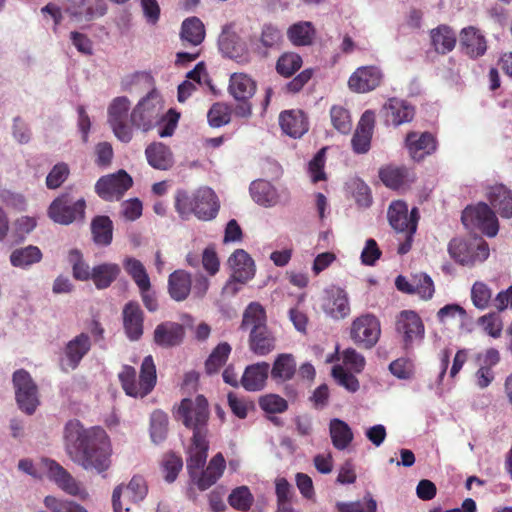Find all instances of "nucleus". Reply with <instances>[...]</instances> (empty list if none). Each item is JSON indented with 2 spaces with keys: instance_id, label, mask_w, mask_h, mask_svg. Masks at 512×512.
<instances>
[{
  "instance_id": "36",
  "label": "nucleus",
  "mask_w": 512,
  "mask_h": 512,
  "mask_svg": "<svg viewBox=\"0 0 512 512\" xmlns=\"http://www.w3.org/2000/svg\"><path fill=\"white\" fill-rule=\"evenodd\" d=\"M295 357L289 353L279 354L271 369V378L276 383H284L291 380L296 374Z\"/></svg>"
},
{
  "instance_id": "47",
  "label": "nucleus",
  "mask_w": 512,
  "mask_h": 512,
  "mask_svg": "<svg viewBox=\"0 0 512 512\" xmlns=\"http://www.w3.org/2000/svg\"><path fill=\"white\" fill-rule=\"evenodd\" d=\"M123 266L139 290L151 288L150 278L144 265L139 260L128 257L124 260Z\"/></svg>"
},
{
  "instance_id": "28",
  "label": "nucleus",
  "mask_w": 512,
  "mask_h": 512,
  "mask_svg": "<svg viewBox=\"0 0 512 512\" xmlns=\"http://www.w3.org/2000/svg\"><path fill=\"white\" fill-rule=\"evenodd\" d=\"M324 312L334 319H343L350 313L347 293L341 288H335L327 293L322 304Z\"/></svg>"
},
{
  "instance_id": "58",
  "label": "nucleus",
  "mask_w": 512,
  "mask_h": 512,
  "mask_svg": "<svg viewBox=\"0 0 512 512\" xmlns=\"http://www.w3.org/2000/svg\"><path fill=\"white\" fill-rule=\"evenodd\" d=\"M259 406L266 413L277 414L288 409V402L277 394H267L259 398Z\"/></svg>"
},
{
  "instance_id": "61",
  "label": "nucleus",
  "mask_w": 512,
  "mask_h": 512,
  "mask_svg": "<svg viewBox=\"0 0 512 512\" xmlns=\"http://www.w3.org/2000/svg\"><path fill=\"white\" fill-rule=\"evenodd\" d=\"M207 118L211 127L218 128L229 123L230 112L226 105L214 103L208 111Z\"/></svg>"
},
{
  "instance_id": "25",
  "label": "nucleus",
  "mask_w": 512,
  "mask_h": 512,
  "mask_svg": "<svg viewBox=\"0 0 512 512\" xmlns=\"http://www.w3.org/2000/svg\"><path fill=\"white\" fill-rule=\"evenodd\" d=\"M374 129V112L367 110L358 122L351 139L352 149L356 154H365L370 150Z\"/></svg>"
},
{
  "instance_id": "12",
  "label": "nucleus",
  "mask_w": 512,
  "mask_h": 512,
  "mask_svg": "<svg viewBox=\"0 0 512 512\" xmlns=\"http://www.w3.org/2000/svg\"><path fill=\"white\" fill-rule=\"evenodd\" d=\"M16 401L19 408L28 415H32L39 405L38 389L30 374L20 369L13 374Z\"/></svg>"
},
{
  "instance_id": "13",
  "label": "nucleus",
  "mask_w": 512,
  "mask_h": 512,
  "mask_svg": "<svg viewBox=\"0 0 512 512\" xmlns=\"http://www.w3.org/2000/svg\"><path fill=\"white\" fill-rule=\"evenodd\" d=\"M160 109L158 94L151 91L133 109L131 122L135 127L148 131L158 121Z\"/></svg>"
},
{
  "instance_id": "14",
  "label": "nucleus",
  "mask_w": 512,
  "mask_h": 512,
  "mask_svg": "<svg viewBox=\"0 0 512 512\" xmlns=\"http://www.w3.org/2000/svg\"><path fill=\"white\" fill-rule=\"evenodd\" d=\"M130 101L127 97L115 98L108 108V123L115 136L122 142L128 143L132 139V129L127 124Z\"/></svg>"
},
{
  "instance_id": "37",
  "label": "nucleus",
  "mask_w": 512,
  "mask_h": 512,
  "mask_svg": "<svg viewBox=\"0 0 512 512\" xmlns=\"http://www.w3.org/2000/svg\"><path fill=\"white\" fill-rule=\"evenodd\" d=\"M148 163L155 169L168 170L173 166V155L163 143L150 144L145 150Z\"/></svg>"
},
{
  "instance_id": "33",
  "label": "nucleus",
  "mask_w": 512,
  "mask_h": 512,
  "mask_svg": "<svg viewBox=\"0 0 512 512\" xmlns=\"http://www.w3.org/2000/svg\"><path fill=\"white\" fill-rule=\"evenodd\" d=\"M487 198L503 218H512V191L503 184L489 187Z\"/></svg>"
},
{
  "instance_id": "4",
  "label": "nucleus",
  "mask_w": 512,
  "mask_h": 512,
  "mask_svg": "<svg viewBox=\"0 0 512 512\" xmlns=\"http://www.w3.org/2000/svg\"><path fill=\"white\" fill-rule=\"evenodd\" d=\"M219 207L217 195L208 187L193 193L178 190L175 195V209L182 219L194 214L199 220L209 221L217 216Z\"/></svg>"
},
{
  "instance_id": "63",
  "label": "nucleus",
  "mask_w": 512,
  "mask_h": 512,
  "mask_svg": "<svg viewBox=\"0 0 512 512\" xmlns=\"http://www.w3.org/2000/svg\"><path fill=\"white\" fill-rule=\"evenodd\" d=\"M37 225L36 219L29 216H22L14 222L15 242H22Z\"/></svg>"
},
{
  "instance_id": "34",
  "label": "nucleus",
  "mask_w": 512,
  "mask_h": 512,
  "mask_svg": "<svg viewBox=\"0 0 512 512\" xmlns=\"http://www.w3.org/2000/svg\"><path fill=\"white\" fill-rule=\"evenodd\" d=\"M192 286L191 274L185 270H175L168 278V293L170 297L181 302L187 299Z\"/></svg>"
},
{
  "instance_id": "1",
  "label": "nucleus",
  "mask_w": 512,
  "mask_h": 512,
  "mask_svg": "<svg viewBox=\"0 0 512 512\" xmlns=\"http://www.w3.org/2000/svg\"><path fill=\"white\" fill-rule=\"evenodd\" d=\"M63 443L73 463L106 477L112 464V445L102 427L85 428L79 420L71 419L64 426Z\"/></svg>"
},
{
  "instance_id": "6",
  "label": "nucleus",
  "mask_w": 512,
  "mask_h": 512,
  "mask_svg": "<svg viewBox=\"0 0 512 512\" xmlns=\"http://www.w3.org/2000/svg\"><path fill=\"white\" fill-rule=\"evenodd\" d=\"M209 415V404L203 395L182 399L176 411L177 419L191 429L193 435H207Z\"/></svg>"
},
{
  "instance_id": "41",
  "label": "nucleus",
  "mask_w": 512,
  "mask_h": 512,
  "mask_svg": "<svg viewBox=\"0 0 512 512\" xmlns=\"http://www.w3.org/2000/svg\"><path fill=\"white\" fill-rule=\"evenodd\" d=\"M329 433L332 444L337 450H345L354 439L350 426L345 421L338 418H334L330 421Z\"/></svg>"
},
{
  "instance_id": "49",
  "label": "nucleus",
  "mask_w": 512,
  "mask_h": 512,
  "mask_svg": "<svg viewBox=\"0 0 512 512\" xmlns=\"http://www.w3.org/2000/svg\"><path fill=\"white\" fill-rule=\"evenodd\" d=\"M168 433V416L162 410H155L150 417V436L155 444L164 441Z\"/></svg>"
},
{
  "instance_id": "52",
  "label": "nucleus",
  "mask_w": 512,
  "mask_h": 512,
  "mask_svg": "<svg viewBox=\"0 0 512 512\" xmlns=\"http://www.w3.org/2000/svg\"><path fill=\"white\" fill-rule=\"evenodd\" d=\"M492 289L482 281H476L471 288L473 305L480 310L487 309L492 303Z\"/></svg>"
},
{
  "instance_id": "5",
  "label": "nucleus",
  "mask_w": 512,
  "mask_h": 512,
  "mask_svg": "<svg viewBox=\"0 0 512 512\" xmlns=\"http://www.w3.org/2000/svg\"><path fill=\"white\" fill-rule=\"evenodd\" d=\"M122 389L128 396L143 398L150 394L157 382L156 365L151 355L146 356L140 367L137 380L136 369L130 365H124L118 374Z\"/></svg>"
},
{
  "instance_id": "31",
  "label": "nucleus",
  "mask_w": 512,
  "mask_h": 512,
  "mask_svg": "<svg viewBox=\"0 0 512 512\" xmlns=\"http://www.w3.org/2000/svg\"><path fill=\"white\" fill-rule=\"evenodd\" d=\"M228 263L233 277L238 281L247 282L254 277L255 264L251 256L243 249H237L229 257Z\"/></svg>"
},
{
  "instance_id": "3",
  "label": "nucleus",
  "mask_w": 512,
  "mask_h": 512,
  "mask_svg": "<svg viewBox=\"0 0 512 512\" xmlns=\"http://www.w3.org/2000/svg\"><path fill=\"white\" fill-rule=\"evenodd\" d=\"M240 329L249 331L248 345L257 356H266L276 347V337L267 325L265 308L259 302H251L245 308Z\"/></svg>"
},
{
  "instance_id": "19",
  "label": "nucleus",
  "mask_w": 512,
  "mask_h": 512,
  "mask_svg": "<svg viewBox=\"0 0 512 512\" xmlns=\"http://www.w3.org/2000/svg\"><path fill=\"white\" fill-rule=\"evenodd\" d=\"M461 52L472 60L483 57L488 50V41L483 32L475 26H467L459 33Z\"/></svg>"
},
{
  "instance_id": "22",
  "label": "nucleus",
  "mask_w": 512,
  "mask_h": 512,
  "mask_svg": "<svg viewBox=\"0 0 512 512\" xmlns=\"http://www.w3.org/2000/svg\"><path fill=\"white\" fill-rule=\"evenodd\" d=\"M123 328L131 341L139 340L144 332V313L136 301L127 302L122 310Z\"/></svg>"
},
{
  "instance_id": "59",
  "label": "nucleus",
  "mask_w": 512,
  "mask_h": 512,
  "mask_svg": "<svg viewBox=\"0 0 512 512\" xmlns=\"http://www.w3.org/2000/svg\"><path fill=\"white\" fill-rule=\"evenodd\" d=\"M332 376L340 386H343L347 391L355 393L359 390L360 384L355 375L345 370L342 366L336 365L332 368Z\"/></svg>"
},
{
  "instance_id": "7",
  "label": "nucleus",
  "mask_w": 512,
  "mask_h": 512,
  "mask_svg": "<svg viewBox=\"0 0 512 512\" xmlns=\"http://www.w3.org/2000/svg\"><path fill=\"white\" fill-rule=\"evenodd\" d=\"M86 201L83 197L75 199L71 190L57 196L49 205L48 217L60 225H70L85 218Z\"/></svg>"
},
{
  "instance_id": "15",
  "label": "nucleus",
  "mask_w": 512,
  "mask_h": 512,
  "mask_svg": "<svg viewBox=\"0 0 512 512\" xmlns=\"http://www.w3.org/2000/svg\"><path fill=\"white\" fill-rule=\"evenodd\" d=\"M131 176L124 170L101 177L95 185V191L105 201L119 200L132 186Z\"/></svg>"
},
{
  "instance_id": "45",
  "label": "nucleus",
  "mask_w": 512,
  "mask_h": 512,
  "mask_svg": "<svg viewBox=\"0 0 512 512\" xmlns=\"http://www.w3.org/2000/svg\"><path fill=\"white\" fill-rule=\"evenodd\" d=\"M181 37L184 41L197 46L202 43L205 37V28L197 17L187 18L182 23Z\"/></svg>"
},
{
  "instance_id": "24",
  "label": "nucleus",
  "mask_w": 512,
  "mask_h": 512,
  "mask_svg": "<svg viewBox=\"0 0 512 512\" xmlns=\"http://www.w3.org/2000/svg\"><path fill=\"white\" fill-rule=\"evenodd\" d=\"M92 347L91 338L87 333H80L67 342L64 347L65 362L62 363V369L67 368L75 370L82 359L89 353Z\"/></svg>"
},
{
  "instance_id": "48",
  "label": "nucleus",
  "mask_w": 512,
  "mask_h": 512,
  "mask_svg": "<svg viewBox=\"0 0 512 512\" xmlns=\"http://www.w3.org/2000/svg\"><path fill=\"white\" fill-rule=\"evenodd\" d=\"M315 30L311 22L293 24L287 31L289 40L296 46L311 44Z\"/></svg>"
},
{
  "instance_id": "54",
  "label": "nucleus",
  "mask_w": 512,
  "mask_h": 512,
  "mask_svg": "<svg viewBox=\"0 0 512 512\" xmlns=\"http://www.w3.org/2000/svg\"><path fill=\"white\" fill-rule=\"evenodd\" d=\"M68 261L72 265L73 277L76 280L87 281L91 279L92 270L83 260L82 253L77 249H72L68 255Z\"/></svg>"
},
{
  "instance_id": "30",
  "label": "nucleus",
  "mask_w": 512,
  "mask_h": 512,
  "mask_svg": "<svg viewBox=\"0 0 512 512\" xmlns=\"http://www.w3.org/2000/svg\"><path fill=\"white\" fill-rule=\"evenodd\" d=\"M269 364L259 362L246 367L240 383L246 391H260L264 388L269 374Z\"/></svg>"
},
{
  "instance_id": "50",
  "label": "nucleus",
  "mask_w": 512,
  "mask_h": 512,
  "mask_svg": "<svg viewBox=\"0 0 512 512\" xmlns=\"http://www.w3.org/2000/svg\"><path fill=\"white\" fill-rule=\"evenodd\" d=\"M303 61L299 54L294 52L283 53L276 62V71L279 75L289 78L302 66Z\"/></svg>"
},
{
  "instance_id": "35",
  "label": "nucleus",
  "mask_w": 512,
  "mask_h": 512,
  "mask_svg": "<svg viewBox=\"0 0 512 512\" xmlns=\"http://www.w3.org/2000/svg\"><path fill=\"white\" fill-rule=\"evenodd\" d=\"M228 91L235 100H250L256 92V82L247 74L234 73L230 76Z\"/></svg>"
},
{
  "instance_id": "44",
  "label": "nucleus",
  "mask_w": 512,
  "mask_h": 512,
  "mask_svg": "<svg viewBox=\"0 0 512 512\" xmlns=\"http://www.w3.org/2000/svg\"><path fill=\"white\" fill-rule=\"evenodd\" d=\"M232 351V347L227 342L219 343L210 353L208 358L205 361V372L208 375L216 374L220 371V369L226 364L230 354Z\"/></svg>"
},
{
  "instance_id": "32",
  "label": "nucleus",
  "mask_w": 512,
  "mask_h": 512,
  "mask_svg": "<svg viewBox=\"0 0 512 512\" xmlns=\"http://www.w3.org/2000/svg\"><path fill=\"white\" fill-rule=\"evenodd\" d=\"M379 177L386 187L394 190L414 181V174L405 166L387 165L382 167L379 170Z\"/></svg>"
},
{
  "instance_id": "40",
  "label": "nucleus",
  "mask_w": 512,
  "mask_h": 512,
  "mask_svg": "<svg viewBox=\"0 0 512 512\" xmlns=\"http://www.w3.org/2000/svg\"><path fill=\"white\" fill-rule=\"evenodd\" d=\"M121 268L116 263H102L92 268L91 280L97 289L108 288L120 275Z\"/></svg>"
},
{
  "instance_id": "16",
  "label": "nucleus",
  "mask_w": 512,
  "mask_h": 512,
  "mask_svg": "<svg viewBox=\"0 0 512 512\" xmlns=\"http://www.w3.org/2000/svg\"><path fill=\"white\" fill-rule=\"evenodd\" d=\"M389 224L397 233L410 231L415 233L417 230L419 212L414 207L410 212L408 205L402 200L393 201L387 211Z\"/></svg>"
},
{
  "instance_id": "21",
  "label": "nucleus",
  "mask_w": 512,
  "mask_h": 512,
  "mask_svg": "<svg viewBox=\"0 0 512 512\" xmlns=\"http://www.w3.org/2000/svg\"><path fill=\"white\" fill-rule=\"evenodd\" d=\"M405 145L412 159L421 161L436 151L437 140L430 132L411 131L406 135Z\"/></svg>"
},
{
  "instance_id": "20",
  "label": "nucleus",
  "mask_w": 512,
  "mask_h": 512,
  "mask_svg": "<svg viewBox=\"0 0 512 512\" xmlns=\"http://www.w3.org/2000/svg\"><path fill=\"white\" fill-rule=\"evenodd\" d=\"M106 11L104 0H66L65 13L76 21H92L103 16Z\"/></svg>"
},
{
  "instance_id": "9",
  "label": "nucleus",
  "mask_w": 512,
  "mask_h": 512,
  "mask_svg": "<svg viewBox=\"0 0 512 512\" xmlns=\"http://www.w3.org/2000/svg\"><path fill=\"white\" fill-rule=\"evenodd\" d=\"M448 252L450 257L457 263L466 266H473L476 263L485 261L489 257V245L486 241L466 242L454 238L449 242Z\"/></svg>"
},
{
  "instance_id": "38",
  "label": "nucleus",
  "mask_w": 512,
  "mask_h": 512,
  "mask_svg": "<svg viewBox=\"0 0 512 512\" xmlns=\"http://www.w3.org/2000/svg\"><path fill=\"white\" fill-rule=\"evenodd\" d=\"M42 258L43 254L39 247L28 245L13 250L9 260L13 267L28 269L32 265L41 262Z\"/></svg>"
},
{
  "instance_id": "46",
  "label": "nucleus",
  "mask_w": 512,
  "mask_h": 512,
  "mask_svg": "<svg viewBox=\"0 0 512 512\" xmlns=\"http://www.w3.org/2000/svg\"><path fill=\"white\" fill-rule=\"evenodd\" d=\"M282 39V33L277 27L272 24H265L259 37L261 47L257 46V52L262 56H267V50L278 48Z\"/></svg>"
},
{
  "instance_id": "62",
  "label": "nucleus",
  "mask_w": 512,
  "mask_h": 512,
  "mask_svg": "<svg viewBox=\"0 0 512 512\" xmlns=\"http://www.w3.org/2000/svg\"><path fill=\"white\" fill-rule=\"evenodd\" d=\"M148 488L141 476H134L126 487V494L132 502H139L147 495Z\"/></svg>"
},
{
  "instance_id": "55",
  "label": "nucleus",
  "mask_w": 512,
  "mask_h": 512,
  "mask_svg": "<svg viewBox=\"0 0 512 512\" xmlns=\"http://www.w3.org/2000/svg\"><path fill=\"white\" fill-rule=\"evenodd\" d=\"M338 512H376L377 503L371 495L365 496L362 500L353 502H337Z\"/></svg>"
},
{
  "instance_id": "43",
  "label": "nucleus",
  "mask_w": 512,
  "mask_h": 512,
  "mask_svg": "<svg viewBox=\"0 0 512 512\" xmlns=\"http://www.w3.org/2000/svg\"><path fill=\"white\" fill-rule=\"evenodd\" d=\"M250 194L256 203L265 207L273 206L277 202L276 190L266 180L253 181L250 185Z\"/></svg>"
},
{
  "instance_id": "26",
  "label": "nucleus",
  "mask_w": 512,
  "mask_h": 512,
  "mask_svg": "<svg viewBox=\"0 0 512 512\" xmlns=\"http://www.w3.org/2000/svg\"><path fill=\"white\" fill-rule=\"evenodd\" d=\"M221 52L239 63L248 61V51L245 42L229 27H225L218 40Z\"/></svg>"
},
{
  "instance_id": "23",
  "label": "nucleus",
  "mask_w": 512,
  "mask_h": 512,
  "mask_svg": "<svg viewBox=\"0 0 512 512\" xmlns=\"http://www.w3.org/2000/svg\"><path fill=\"white\" fill-rule=\"evenodd\" d=\"M381 112L387 124L400 126L411 122L415 116V109L407 101L396 97L389 98L383 105Z\"/></svg>"
},
{
  "instance_id": "56",
  "label": "nucleus",
  "mask_w": 512,
  "mask_h": 512,
  "mask_svg": "<svg viewBox=\"0 0 512 512\" xmlns=\"http://www.w3.org/2000/svg\"><path fill=\"white\" fill-rule=\"evenodd\" d=\"M161 467L164 479L168 483H172L176 480L179 472L183 468V460L175 453H168L164 456Z\"/></svg>"
},
{
  "instance_id": "60",
  "label": "nucleus",
  "mask_w": 512,
  "mask_h": 512,
  "mask_svg": "<svg viewBox=\"0 0 512 512\" xmlns=\"http://www.w3.org/2000/svg\"><path fill=\"white\" fill-rule=\"evenodd\" d=\"M390 372L399 379L408 380L414 376L415 366L409 358H398L389 365Z\"/></svg>"
},
{
  "instance_id": "8",
  "label": "nucleus",
  "mask_w": 512,
  "mask_h": 512,
  "mask_svg": "<svg viewBox=\"0 0 512 512\" xmlns=\"http://www.w3.org/2000/svg\"><path fill=\"white\" fill-rule=\"evenodd\" d=\"M395 331L405 351L413 350L415 346L423 341L425 336L424 323L413 310H403L397 315Z\"/></svg>"
},
{
  "instance_id": "53",
  "label": "nucleus",
  "mask_w": 512,
  "mask_h": 512,
  "mask_svg": "<svg viewBox=\"0 0 512 512\" xmlns=\"http://www.w3.org/2000/svg\"><path fill=\"white\" fill-rule=\"evenodd\" d=\"M228 502L234 509L246 512L251 508L254 497L247 486H240L232 490Z\"/></svg>"
},
{
  "instance_id": "51",
  "label": "nucleus",
  "mask_w": 512,
  "mask_h": 512,
  "mask_svg": "<svg viewBox=\"0 0 512 512\" xmlns=\"http://www.w3.org/2000/svg\"><path fill=\"white\" fill-rule=\"evenodd\" d=\"M332 126L341 134H348L352 129L350 112L341 105H333L330 109Z\"/></svg>"
},
{
  "instance_id": "11",
  "label": "nucleus",
  "mask_w": 512,
  "mask_h": 512,
  "mask_svg": "<svg viewBox=\"0 0 512 512\" xmlns=\"http://www.w3.org/2000/svg\"><path fill=\"white\" fill-rule=\"evenodd\" d=\"M380 335V321L373 314L360 315L351 323L350 338L360 348L372 349L379 341Z\"/></svg>"
},
{
  "instance_id": "27",
  "label": "nucleus",
  "mask_w": 512,
  "mask_h": 512,
  "mask_svg": "<svg viewBox=\"0 0 512 512\" xmlns=\"http://www.w3.org/2000/svg\"><path fill=\"white\" fill-rule=\"evenodd\" d=\"M185 336L184 326L177 322L165 321L158 324L154 330L153 339L156 345L170 348L180 345Z\"/></svg>"
},
{
  "instance_id": "42",
  "label": "nucleus",
  "mask_w": 512,
  "mask_h": 512,
  "mask_svg": "<svg viewBox=\"0 0 512 512\" xmlns=\"http://www.w3.org/2000/svg\"><path fill=\"white\" fill-rule=\"evenodd\" d=\"M93 241L100 246H108L113 238V223L108 216L99 215L91 221Z\"/></svg>"
},
{
  "instance_id": "64",
  "label": "nucleus",
  "mask_w": 512,
  "mask_h": 512,
  "mask_svg": "<svg viewBox=\"0 0 512 512\" xmlns=\"http://www.w3.org/2000/svg\"><path fill=\"white\" fill-rule=\"evenodd\" d=\"M343 363L356 373L363 371L366 361L354 348H347L342 353Z\"/></svg>"
},
{
  "instance_id": "39",
  "label": "nucleus",
  "mask_w": 512,
  "mask_h": 512,
  "mask_svg": "<svg viewBox=\"0 0 512 512\" xmlns=\"http://www.w3.org/2000/svg\"><path fill=\"white\" fill-rule=\"evenodd\" d=\"M431 42L435 51L439 54L451 52L456 45V34L447 25H439L430 32Z\"/></svg>"
},
{
  "instance_id": "57",
  "label": "nucleus",
  "mask_w": 512,
  "mask_h": 512,
  "mask_svg": "<svg viewBox=\"0 0 512 512\" xmlns=\"http://www.w3.org/2000/svg\"><path fill=\"white\" fill-rule=\"evenodd\" d=\"M69 175L70 168L68 164L59 162L52 167L46 176L45 184L48 189L55 190L67 180Z\"/></svg>"
},
{
  "instance_id": "2",
  "label": "nucleus",
  "mask_w": 512,
  "mask_h": 512,
  "mask_svg": "<svg viewBox=\"0 0 512 512\" xmlns=\"http://www.w3.org/2000/svg\"><path fill=\"white\" fill-rule=\"evenodd\" d=\"M209 443L207 435H193L188 449L186 468L192 485L200 491L213 486L223 475L226 461L222 453L214 455L205 467Z\"/></svg>"
},
{
  "instance_id": "17",
  "label": "nucleus",
  "mask_w": 512,
  "mask_h": 512,
  "mask_svg": "<svg viewBox=\"0 0 512 512\" xmlns=\"http://www.w3.org/2000/svg\"><path fill=\"white\" fill-rule=\"evenodd\" d=\"M49 478L64 492L71 496L85 500L88 492L63 466L55 460H46Z\"/></svg>"
},
{
  "instance_id": "10",
  "label": "nucleus",
  "mask_w": 512,
  "mask_h": 512,
  "mask_svg": "<svg viewBox=\"0 0 512 512\" xmlns=\"http://www.w3.org/2000/svg\"><path fill=\"white\" fill-rule=\"evenodd\" d=\"M461 220L467 228H476L488 237L496 236L499 230L495 212L484 202L466 207Z\"/></svg>"
},
{
  "instance_id": "18",
  "label": "nucleus",
  "mask_w": 512,
  "mask_h": 512,
  "mask_svg": "<svg viewBox=\"0 0 512 512\" xmlns=\"http://www.w3.org/2000/svg\"><path fill=\"white\" fill-rule=\"evenodd\" d=\"M383 78L384 74L378 66H361L349 77L348 87L356 93H368L379 87Z\"/></svg>"
},
{
  "instance_id": "29",
  "label": "nucleus",
  "mask_w": 512,
  "mask_h": 512,
  "mask_svg": "<svg viewBox=\"0 0 512 512\" xmlns=\"http://www.w3.org/2000/svg\"><path fill=\"white\" fill-rule=\"evenodd\" d=\"M279 123L282 131L293 138H299L308 131V120L302 110L283 111Z\"/></svg>"
}]
</instances>
